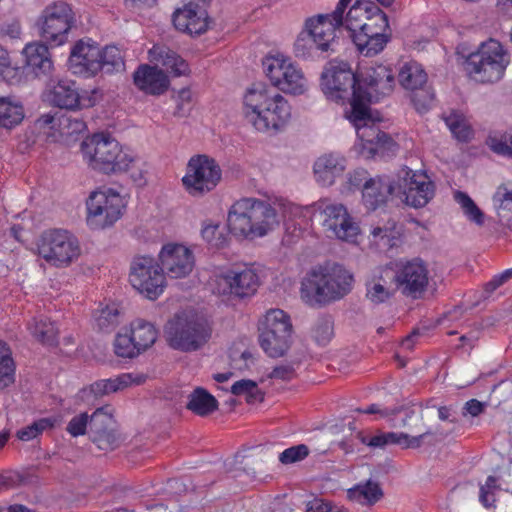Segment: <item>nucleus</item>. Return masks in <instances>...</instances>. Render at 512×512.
<instances>
[{"label": "nucleus", "instance_id": "4468645a", "mask_svg": "<svg viewBox=\"0 0 512 512\" xmlns=\"http://www.w3.org/2000/svg\"><path fill=\"white\" fill-rule=\"evenodd\" d=\"M158 338V330L153 323L135 319L129 330L118 333L114 340V352L118 357L134 358L149 349Z\"/></svg>", "mask_w": 512, "mask_h": 512}, {"label": "nucleus", "instance_id": "ea45409f", "mask_svg": "<svg viewBox=\"0 0 512 512\" xmlns=\"http://www.w3.org/2000/svg\"><path fill=\"white\" fill-rule=\"evenodd\" d=\"M348 496L360 504L373 505L382 498L383 491L378 483L369 480L349 489Z\"/></svg>", "mask_w": 512, "mask_h": 512}, {"label": "nucleus", "instance_id": "1a4fd4ad", "mask_svg": "<svg viewBox=\"0 0 512 512\" xmlns=\"http://www.w3.org/2000/svg\"><path fill=\"white\" fill-rule=\"evenodd\" d=\"M292 323L281 309L269 310L259 326V344L271 358L285 355L291 345Z\"/></svg>", "mask_w": 512, "mask_h": 512}, {"label": "nucleus", "instance_id": "774afa93", "mask_svg": "<svg viewBox=\"0 0 512 512\" xmlns=\"http://www.w3.org/2000/svg\"><path fill=\"white\" fill-rule=\"evenodd\" d=\"M463 409L465 410L464 415L470 414L472 416H478L483 412L484 405L477 399H471L465 403Z\"/></svg>", "mask_w": 512, "mask_h": 512}, {"label": "nucleus", "instance_id": "f257e3e1", "mask_svg": "<svg viewBox=\"0 0 512 512\" xmlns=\"http://www.w3.org/2000/svg\"><path fill=\"white\" fill-rule=\"evenodd\" d=\"M244 115L256 130H279L291 117L287 100L275 89L254 84L244 96Z\"/></svg>", "mask_w": 512, "mask_h": 512}, {"label": "nucleus", "instance_id": "2f4dec72", "mask_svg": "<svg viewBox=\"0 0 512 512\" xmlns=\"http://www.w3.org/2000/svg\"><path fill=\"white\" fill-rule=\"evenodd\" d=\"M393 193H396V185L387 177L376 176L366 182L362 190V200L369 210H375L384 205L388 196Z\"/></svg>", "mask_w": 512, "mask_h": 512}, {"label": "nucleus", "instance_id": "f03ea898", "mask_svg": "<svg viewBox=\"0 0 512 512\" xmlns=\"http://www.w3.org/2000/svg\"><path fill=\"white\" fill-rule=\"evenodd\" d=\"M353 281V275L338 264L313 269L302 280L301 298L311 306L325 305L346 296Z\"/></svg>", "mask_w": 512, "mask_h": 512}, {"label": "nucleus", "instance_id": "09e8293b", "mask_svg": "<svg viewBox=\"0 0 512 512\" xmlns=\"http://www.w3.org/2000/svg\"><path fill=\"white\" fill-rule=\"evenodd\" d=\"M454 198L456 202L461 206L464 214L470 221L476 223L477 225H483L484 213L479 209V207L468 194L457 191L454 194Z\"/></svg>", "mask_w": 512, "mask_h": 512}, {"label": "nucleus", "instance_id": "4be33fe9", "mask_svg": "<svg viewBox=\"0 0 512 512\" xmlns=\"http://www.w3.org/2000/svg\"><path fill=\"white\" fill-rule=\"evenodd\" d=\"M160 267L171 278H183L194 268V256L190 249L181 244H167L159 253Z\"/></svg>", "mask_w": 512, "mask_h": 512}, {"label": "nucleus", "instance_id": "c9c22d12", "mask_svg": "<svg viewBox=\"0 0 512 512\" xmlns=\"http://www.w3.org/2000/svg\"><path fill=\"white\" fill-rule=\"evenodd\" d=\"M499 222L512 228V184L505 183L497 187L493 198Z\"/></svg>", "mask_w": 512, "mask_h": 512}, {"label": "nucleus", "instance_id": "423d86ee", "mask_svg": "<svg viewBox=\"0 0 512 512\" xmlns=\"http://www.w3.org/2000/svg\"><path fill=\"white\" fill-rule=\"evenodd\" d=\"M510 63V58L500 42L490 39L482 43L477 51L466 58L464 67L467 74L480 83L500 81Z\"/></svg>", "mask_w": 512, "mask_h": 512}, {"label": "nucleus", "instance_id": "7c9ffc66", "mask_svg": "<svg viewBox=\"0 0 512 512\" xmlns=\"http://www.w3.org/2000/svg\"><path fill=\"white\" fill-rule=\"evenodd\" d=\"M134 84L145 93L159 95L164 93L169 85L166 74L157 67L141 65L133 75Z\"/></svg>", "mask_w": 512, "mask_h": 512}, {"label": "nucleus", "instance_id": "e433bc0d", "mask_svg": "<svg viewBox=\"0 0 512 512\" xmlns=\"http://www.w3.org/2000/svg\"><path fill=\"white\" fill-rule=\"evenodd\" d=\"M187 409L199 416H207L218 409L217 399L204 388L198 387L189 395Z\"/></svg>", "mask_w": 512, "mask_h": 512}, {"label": "nucleus", "instance_id": "a18cd8bd", "mask_svg": "<svg viewBox=\"0 0 512 512\" xmlns=\"http://www.w3.org/2000/svg\"><path fill=\"white\" fill-rule=\"evenodd\" d=\"M120 309L116 303L107 304L98 309L94 315L100 330L111 331L120 322Z\"/></svg>", "mask_w": 512, "mask_h": 512}, {"label": "nucleus", "instance_id": "9b49d317", "mask_svg": "<svg viewBox=\"0 0 512 512\" xmlns=\"http://www.w3.org/2000/svg\"><path fill=\"white\" fill-rule=\"evenodd\" d=\"M221 179L222 170L215 159L207 155H196L188 161L182 183L189 195L203 197L213 191Z\"/></svg>", "mask_w": 512, "mask_h": 512}, {"label": "nucleus", "instance_id": "412c9836", "mask_svg": "<svg viewBox=\"0 0 512 512\" xmlns=\"http://www.w3.org/2000/svg\"><path fill=\"white\" fill-rule=\"evenodd\" d=\"M428 76L421 64L410 61L399 70L398 82L412 92L411 100L415 108L422 112L428 109L434 99V92L427 85Z\"/></svg>", "mask_w": 512, "mask_h": 512}, {"label": "nucleus", "instance_id": "0e129e2a", "mask_svg": "<svg viewBox=\"0 0 512 512\" xmlns=\"http://www.w3.org/2000/svg\"><path fill=\"white\" fill-rule=\"evenodd\" d=\"M255 383L252 380L242 379L235 382L231 387V393L237 396H246L251 389L255 390Z\"/></svg>", "mask_w": 512, "mask_h": 512}, {"label": "nucleus", "instance_id": "5701e85b", "mask_svg": "<svg viewBox=\"0 0 512 512\" xmlns=\"http://www.w3.org/2000/svg\"><path fill=\"white\" fill-rule=\"evenodd\" d=\"M172 21L175 28L191 36L205 33L211 20L204 5L190 1L174 11Z\"/></svg>", "mask_w": 512, "mask_h": 512}, {"label": "nucleus", "instance_id": "473e14b6", "mask_svg": "<svg viewBox=\"0 0 512 512\" xmlns=\"http://www.w3.org/2000/svg\"><path fill=\"white\" fill-rule=\"evenodd\" d=\"M146 380L143 374L123 373L115 378L98 380L90 385L88 389H83V395L90 393L95 397H102L114 393L132 384H141Z\"/></svg>", "mask_w": 512, "mask_h": 512}, {"label": "nucleus", "instance_id": "338daca9", "mask_svg": "<svg viewBox=\"0 0 512 512\" xmlns=\"http://www.w3.org/2000/svg\"><path fill=\"white\" fill-rule=\"evenodd\" d=\"M306 512H331V506L322 499H313L307 503Z\"/></svg>", "mask_w": 512, "mask_h": 512}, {"label": "nucleus", "instance_id": "37998d69", "mask_svg": "<svg viewBox=\"0 0 512 512\" xmlns=\"http://www.w3.org/2000/svg\"><path fill=\"white\" fill-rule=\"evenodd\" d=\"M15 364L9 346L0 341V389L14 382Z\"/></svg>", "mask_w": 512, "mask_h": 512}, {"label": "nucleus", "instance_id": "6e6552de", "mask_svg": "<svg viewBox=\"0 0 512 512\" xmlns=\"http://www.w3.org/2000/svg\"><path fill=\"white\" fill-rule=\"evenodd\" d=\"M321 80L322 90L328 99L343 104L348 101L351 107L356 99L363 102L358 77L348 63L330 62L322 73Z\"/></svg>", "mask_w": 512, "mask_h": 512}, {"label": "nucleus", "instance_id": "dca6fc26", "mask_svg": "<svg viewBox=\"0 0 512 512\" xmlns=\"http://www.w3.org/2000/svg\"><path fill=\"white\" fill-rule=\"evenodd\" d=\"M263 70L273 86L294 95L306 89V79L301 69L282 55L267 56L263 60Z\"/></svg>", "mask_w": 512, "mask_h": 512}, {"label": "nucleus", "instance_id": "4d7b16f0", "mask_svg": "<svg viewBox=\"0 0 512 512\" xmlns=\"http://www.w3.org/2000/svg\"><path fill=\"white\" fill-rule=\"evenodd\" d=\"M88 420L89 415L86 412L75 415L67 424V432L73 437L86 434L87 428L89 427Z\"/></svg>", "mask_w": 512, "mask_h": 512}, {"label": "nucleus", "instance_id": "bf43d9fd", "mask_svg": "<svg viewBox=\"0 0 512 512\" xmlns=\"http://www.w3.org/2000/svg\"><path fill=\"white\" fill-rule=\"evenodd\" d=\"M203 239L213 247H221L224 245L226 239L219 232L218 225H207L202 229Z\"/></svg>", "mask_w": 512, "mask_h": 512}, {"label": "nucleus", "instance_id": "8fccbe9b", "mask_svg": "<svg viewBox=\"0 0 512 512\" xmlns=\"http://www.w3.org/2000/svg\"><path fill=\"white\" fill-rule=\"evenodd\" d=\"M375 30L376 33H386L389 28V22L387 15L373 2L371 9L368 10V14L361 29Z\"/></svg>", "mask_w": 512, "mask_h": 512}, {"label": "nucleus", "instance_id": "ddd939ff", "mask_svg": "<svg viewBox=\"0 0 512 512\" xmlns=\"http://www.w3.org/2000/svg\"><path fill=\"white\" fill-rule=\"evenodd\" d=\"M130 284L146 298L155 300L166 286L165 275L158 262L151 256L138 255L130 265Z\"/></svg>", "mask_w": 512, "mask_h": 512}, {"label": "nucleus", "instance_id": "f3484780", "mask_svg": "<svg viewBox=\"0 0 512 512\" xmlns=\"http://www.w3.org/2000/svg\"><path fill=\"white\" fill-rule=\"evenodd\" d=\"M393 280L400 293L411 299H420L429 285L427 264L420 258L395 264Z\"/></svg>", "mask_w": 512, "mask_h": 512}, {"label": "nucleus", "instance_id": "b1692460", "mask_svg": "<svg viewBox=\"0 0 512 512\" xmlns=\"http://www.w3.org/2000/svg\"><path fill=\"white\" fill-rule=\"evenodd\" d=\"M259 286L257 273L250 268L241 271H229L217 279V290L221 294H230L246 298L255 294Z\"/></svg>", "mask_w": 512, "mask_h": 512}, {"label": "nucleus", "instance_id": "49530a36", "mask_svg": "<svg viewBox=\"0 0 512 512\" xmlns=\"http://www.w3.org/2000/svg\"><path fill=\"white\" fill-rule=\"evenodd\" d=\"M353 42L365 56H375L381 52L390 39L389 36L367 38L364 35H354Z\"/></svg>", "mask_w": 512, "mask_h": 512}, {"label": "nucleus", "instance_id": "6ab92c4d", "mask_svg": "<svg viewBox=\"0 0 512 512\" xmlns=\"http://www.w3.org/2000/svg\"><path fill=\"white\" fill-rule=\"evenodd\" d=\"M361 98L365 105L390 95L396 85L394 73L389 66L372 64L364 67L358 78Z\"/></svg>", "mask_w": 512, "mask_h": 512}, {"label": "nucleus", "instance_id": "c756f323", "mask_svg": "<svg viewBox=\"0 0 512 512\" xmlns=\"http://www.w3.org/2000/svg\"><path fill=\"white\" fill-rule=\"evenodd\" d=\"M253 211V239L264 237L279 226L280 217L276 209L269 202L254 198Z\"/></svg>", "mask_w": 512, "mask_h": 512}, {"label": "nucleus", "instance_id": "c03bdc74", "mask_svg": "<svg viewBox=\"0 0 512 512\" xmlns=\"http://www.w3.org/2000/svg\"><path fill=\"white\" fill-rule=\"evenodd\" d=\"M100 56L101 70L107 73L124 70V56L118 47L106 46L104 49H100Z\"/></svg>", "mask_w": 512, "mask_h": 512}, {"label": "nucleus", "instance_id": "6e6d98bb", "mask_svg": "<svg viewBox=\"0 0 512 512\" xmlns=\"http://www.w3.org/2000/svg\"><path fill=\"white\" fill-rule=\"evenodd\" d=\"M309 455V448L305 444H299L285 449L279 455V461L284 464H293L302 461Z\"/></svg>", "mask_w": 512, "mask_h": 512}, {"label": "nucleus", "instance_id": "a211bd4d", "mask_svg": "<svg viewBox=\"0 0 512 512\" xmlns=\"http://www.w3.org/2000/svg\"><path fill=\"white\" fill-rule=\"evenodd\" d=\"M316 209L328 237L351 242L355 240L359 227L344 205L320 200L316 203Z\"/></svg>", "mask_w": 512, "mask_h": 512}, {"label": "nucleus", "instance_id": "3c124183", "mask_svg": "<svg viewBox=\"0 0 512 512\" xmlns=\"http://www.w3.org/2000/svg\"><path fill=\"white\" fill-rule=\"evenodd\" d=\"M54 420L51 418H41L34 421L32 424L20 429L17 432V437L22 441H30L36 438L45 430L51 429L54 426Z\"/></svg>", "mask_w": 512, "mask_h": 512}, {"label": "nucleus", "instance_id": "aec40b11", "mask_svg": "<svg viewBox=\"0 0 512 512\" xmlns=\"http://www.w3.org/2000/svg\"><path fill=\"white\" fill-rule=\"evenodd\" d=\"M396 192L404 196L407 205L421 208L434 197L435 185L427 174L406 167L398 173Z\"/></svg>", "mask_w": 512, "mask_h": 512}, {"label": "nucleus", "instance_id": "13d9d810", "mask_svg": "<svg viewBox=\"0 0 512 512\" xmlns=\"http://www.w3.org/2000/svg\"><path fill=\"white\" fill-rule=\"evenodd\" d=\"M497 488V479L494 476H489L486 479L485 484L481 485L479 492V501L484 507L490 508L492 504L495 502L493 491L496 490Z\"/></svg>", "mask_w": 512, "mask_h": 512}, {"label": "nucleus", "instance_id": "79ce46f5", "mask_svg": "<svg viewBox=\"0 0 512 512\" xmlns=\"http://www.w3.org/2000/svg\"><path fill=\"white\" fill-rule=\"evenodd\" d=\"M32 335L41 343L53 345L57 341L58 330L49 319L40 317L29 326Z\"/></svg>", "mask_w": 512, "mask_h": 512}, {"label": "nucleus", "instance_id": "f8f14e48", "mask_svg": "<svg viewBox=\"0 0 512 512\" xmlns=\"http://www.w3.org/2000/svg\"><path fill=\"white\" fill-rule=\"evenodd\" d=\"M86 221L91 229L99 230L113 225L122 216L125 203L122 196L112 189L98 190L86 201Z\"/></svg>", "mask_w": 512, "mask_h": 512}, {"label": "nucleus", "instance_id": "393cba45", "mask_svg": "<svg viewBox=\"0 0 512 512\" xmlns=\"http://www.w3.org/2000/svg\"><path fill=\"white\" fill-rule=\"evenodd\" d=\"M100 47L91 39H81L70 52L69 64L75 74L93 76L101 71Z\"/></svg>", "mask_w": 512, "mask_h": 512}, {"label": "nucleus", "instance_id": "e2e57ef3", "mask_svg": "<svg viewBox=\"0 0 512 512\" xmlns=\"http://www.w3.org/2000/svg\"><path fill=\"white\" fill-rule=\"evenodd\" d=\"M369 179H371V178L369 177L368 172L365 169L359 168V169L354 170L350 174L349 183L351 186H354L356 188L361 187L363 190L366 185V182H369Z\"/></svg>", "mask_w": 512, "mask_h": 512}, {"label": "nucleus", "instance_id": "2eb2a0df", "mask_svg": "<svg viewBox=\"0 0 512 512\" xmlns=\"http://www.w3.org/2000/svg\"><path fill=\"white\" fill-rule=\"evenodd\" d=\"M75 22L69 4L57 1L45 7L40 18L41 37L51 46H59L68 39V32Z\"/></svg>", "mask_w": 512, "mask_h": 512}, {"label": "nucleus", "instance_id": "cd10ccee", "mask_svg": "<svg viewBox=\"0 0 512 512\" xmlns=\"http://www.w3.org/2000/svg\"><path fill=\"white\" fill-rule=\"evenodd\" d=\"M50 101L54 106L68 110L94 105L91 97L80 95L75 82L69 80H61L53 87Z\"/></svg>", "mask_w": 512, "mask_h": 512}, {"label": "nucleus", "instance_id": "de8ad7c7", "mask_svg": "<svg viewBox=\"0 0 512 512\" xmlns=\"http://www.w3.org/2000/svg\"><path fill=\"white\" fill-rule=\"evenodd\" d=\"M444 121L449 130L459 141L469 140L471 136V128L462 114L451 112L449 115L444 117Z\"/></svg>", "mask_w": 512, "mask_h": 512}, {"label": "nucleus", "instance_id": "f704fd0d", "mask_svg": "<svg viewBox=\"0 0 512 512\" xmlns=\"http://www.w3.org/2000/svg\"><path fill=\"white\" fill-rule=\"evenodd\" d=\"M149 57L152 62L162 65L175 77L186 75L189 72L188 63L164 45H154L149 50Z\"/></svg>", "mask_w": 512, "mask_h": 512}, {"label": "nucleus", "instance_id": "58836bf2", "mask_svg": "<svg viewBox=\"0 0 512 512\" xmlns=\"http://www.w3.org/2000/svg\"><path fill=\"white\" fill-rule=\"evenodd\" d=\"M372 5V1L357 0L346 13L345 18L343 17V23L340 24V26L345 27L351 33V35L358 33L357 31L361 29L368 14V10L371 9Z\"/></svg>", "mask_w": 512, "mask_h": 512}, {"label": "nucleus", "instance_id": "603ef678", "mask_svg": "<svg viewBox=\"0 0 512 512\" xmlns=\"http://www.w3.org/2000/svg\"><path fill=\"white\" fill-rule=\"evenodd\" d=\"M111 421V414L105 412L104 408H98L91 415H89V429L92 433L98 436H103L107 433Z\"/></svg>", "mask_w": 512, "mask_h": 512}, {"label": "nucleus", "instance_id": "864d4df0", "mask_svg": "<svg viewBox=\"0 0 512 512\" xmlns=\"http://www.w3.org/2000/svg\"><path fill=\"white\" fill-rule=\"evenodd\" d=\"M487 145L494 153L512 158V134L489 136Z\"/></svg>", "mask_w": 512, "mask_h": 512}, {"label": "nucleus", "instance_id": "5fc2aeb1", "mask_svg": "<svg viewBox=\"0 0 512 512\" xmlns=\"http://www.w3.org/2000/svg\"><path fill=\"white\" fill-rule=\"evenodd\" d=\"M333 335V324L328 318L319 319L313 330L312 337L320 346H325L329 343Z\"/></svg>", "mask_w": 512, "mask_h": 512}, {"label": "nucleus", "instance_id": "20e7f679", "mask_svg": "<svg viewBox=\"0 0 512 512\" xmlns=\"http://www.w3.org/2000/svg\"><path fill=\"white\" fill-rule=\"evenodd\" d=\"M165 333L171 348L187 353L205 346L211 338L212 327L204 316L183 311L168 321Z\"/></svg>", "mask_w": 512, "mask_h": 512}, {"label": "nucleus", "instance_id": "a878e982", "mask_svg": "<svg viewBox=\"0 0 512 512\" xmlns=\"http://www.w3.org/2000/svg\"><path fill=\"white\" fill-rule=\"evenodd\" d=\"M254 197H244L235 201L229 209L227 222L232 234L253 240Z\"/></svg>", "mask_w": 512, "mask_h": 512}, {"label": "nucleus", "instance_id": "69168bd1", "mask_svg": "<svg viewBox=\"0 0 512 512\" xmlns=\"http://www.w3.org/2000/svg\"><path fill=\"white\" fill-rule=\"evenodd\" d=\"M394 229L395 224L393 223L391 226H384V227H375L372 229L371 234L374 237V239H387L389 242L390 240L394 239Z\"/></svg>", "mask_w": 512, "mask_h": 512}, {"label": "nucleus", "instance_id": "39448f33", "mask_svg": "<svg viewBox=\"0 0 512 512\" xmlns=\"http://www.w3.org/2000/svg\"><path fill=\"white\" fill-rule=\"evenodd\" d=\"M343 22H336L331 14H319L306 19L303 30L294 43L296 57L307 59L318 53H332L336 49V29Z\"/></svg>", "mask_w": 512, "mask_h": 512}, {"label": "nucleus", "instance_id": "0eeeda50", "mask_svg": "<svg viewBox=\"0 0 512 512\" xmlns=\"http://www.w3.org/2000/svg\"><path fill=\"white\" fill-rule=\"evenodd\" d=\"M38 255L55 268H66L78 260L81 247L77 237L64 229L44 231L37 242Z\"/></svg>", "mask_w": 512, "mask_h": 512}, {"label": "nucleus", "instance_id": "7ed1b4c3", "mask_svg": "<svg viewBox=\"0 0 512 512\" xmlns=\"http://www.w3.org/2000/svg\"><path fill=\"white\" fill-rule=\"evenodd\" d=\"M81 152L88 165L105 174L125 172L134 157L108 134L96 133L81 143Z\"/></svg>", "mask_w": 512, "mask_h": 512}, {"label": "nucleus", "instance_id": "680f3d73", "mask_svg": "<svg viewBox=\"0 0 512 512\" xmlns=\"http://www.w3.org/2000/svg\"><path fill=\"white\" fill-rule=\"evenodd\" d=\"M295 377L296 371L292 364H281L275 366L268 374V378L281 381H291Z\"/></svg>", "mask_w": 512, "mask_h": 512}, {"label": "nucleus", "instance_id": "9d476101", "mask_svg": "<svg viewBox=\"0 0 512 512\" xmlns=\"http://www.w3.org/2000/svg\"><path fill=\"white\" fill-rule=\"evenodd\" d=\"M346 117L353 124L358 138L370 153L393 151L395 142L376 125L369 105H365L359 99L354 100L352 108L346 112Z\"/></svg>", "mask_w": 512, "mask_h": 512}, {"label": "nucleus", "instance_id": "bb28decb", "mask_svg": "<svg viewBox=\"0 0 512 512\" xmlns=\"http://www.w3.org/2000/svg\"><path fill=\"white\" fill-rule=\"evenodd\" d=\"M435 435V432L427 430L417 436H410L409 434L403 432H387L367 438L361 433H358V438L363 444L373 448H384L389 444H397L402 448L415 449L419 448L426 439L433 438Z\"/></svg>", "mask_w": 512, "mask_h": 512}, {"label": "nucleus", "instance_id": "4c0bfd02", "mask_svg": "<svg viewBox=\"0 0 512 512\" xmlns=\"http://www.w3.org/2000/svg\"><path fill=\"white\" fill-rule=\"evenodd\" d=\"M393 294V290L388 286V280L382 273L374 275L366 282V298L375 305L387 302Z\"/></svg>", "mask_w": 512, "mask_h": 512}, {"label": "nucleus", "instance_id": "052dcab7", "mask_svg": "<svg viewBox=\"0 0 512 512\" xmlns=\"http://www.w3.org/2000/svg\"><path fill=\"white\" fill-rule=\"evenodd\" d=\"M25 482L24 476L17 471H7L0 474V489L8 490L21 486Z\"/></svg>", "mask_w": 512, "mask_h": 512}, {"label": "nucleus", "instance_id": "c85d7f7f", "mask_svg": "<svg viewBox=\"0 0 512 512\" xmlns=\"http://www.w3.org/2000/svg\"><path fill=\"white\" fill-rule=\"evenodd\" d=\"M28 74L37 78H48L54 68L48 47L39 42L29 43L23 50Z\"/></svg>", "mask_w": 512, "mask_h": 512}, {"label": "nucleus", "instance_id": "72a5a7b5", "mask_svg": "<svg viewBox=\"0 0 512 512\" xmlns=\"http://www.w3.org/2000/svg\"><path fill=\"white\" fill-rule=\"evenodd\" d=\"M345 158L334 153L320 156L314 163V175L323 186L332 185L345 170Z\"/></svg>", "mask_w": 512, "mask_h": 512}, {"label": "nucleus", "instance_id": "a19ab883", "mask_svg": "<svg viewBox=\"0 0 512 512\" xmlns=\"http://www.w3.org/2000/svg\"><path fill=\"white\" fill-rule=\"evenodd\" d=\"M24 118L23 107L7 97H0V128L11 129Z\"/></svg>", "mask_w": 512, "mask_h": 512}]
</instances>
